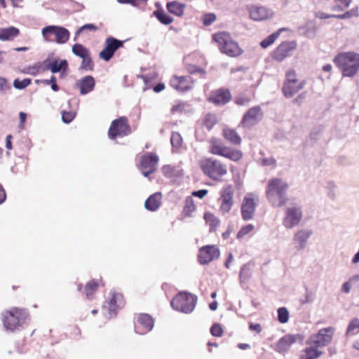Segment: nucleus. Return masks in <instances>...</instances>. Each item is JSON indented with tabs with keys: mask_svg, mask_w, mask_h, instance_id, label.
Returning a JSON list of instances; mask_svg holds the SVG:
<instances>
[{
	"mask_svg": "<svg viewBox=\"0 0 359 359\" xmlns=\"http://www.w3.org/2000/svg\"><path fill=\"white\" fill-rule=\"evenodd\" d=\"M250 102L251 98L245 94H240L234 100V102L238 106H247Z\"/></svg>",
	"mask_w": 359,
	"mask_h": 359,
	"instance_id": "nucleus-45",
	"label": "nucleus"
},
{
	"mask_svg": "<svg viewBox=\"0 0 359 359\" xmlns=\"http://www.w3.org/2000/svg\"><path fill=\"white\" fill-rule=\"evenodd\" d=\"M170 142L172 147L179 148L182 146L183 140L179 133L173 132L171 135Z\"/></svg>",
	"mask_w": 359,
	"mask_h": 359,
	"instance_id": "nucleus-46",
	"label": "nucleus"
},
{
	"mask_svg": "<svg viewBox=\"0 0 359 359\" xmlns=\"http://www.w3.org/2000/svg\"><path fill=\"white\" fill-rule=\"evenodd\" d=\"M29 318V313L27 309L12 307L4 311L1 314V320L6 330L15 332L18 330Z\"/></svg>",
	"mask_w": 359,
	"mask_h": 359,
	"instance_id": "nucleus-3",
	"label": "nucleus"
},
{
	"mask_svg": "<svg viewBox=\"0 0 359 359\" xmlns=\"http://www.w3.org/2000/svg\"><path fill=\"white\" fill-rule=\"evenodd\" d=\"M162 194L161 192H156L151 195L144 203V207L149 211L157 210L161 205Z\"/></svg>",
	"mask_w": 359,
	"mask_h": 359,
	"instance_id": "nucleus-30",
	"label": "nucleus"
},
{
	"mask_svg": "<svg viewBox=\"0 0 359 359\" xmlns=\"http://www.w3.org/2000/svg\"><path fill=\"white\" fill-rule=\"evenodd\" d=\"M195 210L196 205L193 198L191 196L187 197L182 210V215L184 217H191Z\"/></svg>",
	"mask_w": 359,
	"mask_h": 359,
	"instance_id": "nucleus-35",
	"label": "nucleus"
},
{
	"mask_svg": "<svg viewBox=\"0 0 359 359\" xmlns=\"http://www.w3.org/2000/svg\"><path fill=\"white\" fill-rule=\"evenodd\" d=\"M263 165H276V161L273 158H264L262 160Z\"/></svg>",
	"mask_w": 359,
	"mask_h": 359,
	"instance_id": "nucleus-60",
	"label": "nucleus"
},
{
	"mask_svg": "<svg viewBox=\"0 0 359 359\" xmlns=\"http://www.w3.org/2000/svg\"><path fill=\"white\" fill-rule=\"evenodd\" d=\"M212 41L215 42L220 52L229 57H236L243 53V50L238 42L234 41L227 32H218L212 35Z\"/></svg>",
	"mask_w": 359,
	"mask_h": 359,
	"instance_id": "nucleus-6",
	"label": "nucleus"
},
{
	"mask_svg": "<svg viewBox=\"0 0 359 359\" xmlns=\"http://www.w3.org/2000/svg\"><path fill=\"white\" fill-rule=\"evenodd\" d=\"M104 285V283L102 278H94L87 282L84 287L86 299L88 300L93 299L98 289Z\"/></svg>",
	"mask_w": 359,
	"mask_h": 359,
	"instance_id": "nucleus-26",
	"label": "nucleus"
},
{
	"mask_svg": "<svg viewBox=\"0 0 359 359\" xmlns=\"http://www.w3.org/2000/svg\"><path fill=\"white\" fill-rule=\"evenodd\" d=\"M217 19V15L214 13H205L201 18L202 23L205 27L212 25Z\"/></svg>",
	"mask_w": 359,
	"mask_h": 359,
	"instance_id": "nucleus-44",
	"label": "nucleus"
},
{
	"mask_svg": "<svg viewBox=\"0 0 359 359\" xmlns=\"http://www.w3.org/2000/svg\"><path fill=\"white\" fill-rule=\"evenodd\" d=\"M203 173L213 181L221 182L228 173V165L213 157H203L198 163Z\"/></svg>",
	"mask_w": 359,
	"mask_h": 359,
	"instance_id": "nucleus-2",
	"label": "nucleus"
},
{
	"mask_svg": "<svg viewBox=\"0 0 359 359\" xmlns=\"http://www.w3.org/2000/svg\"><path fill=\"white\" fill-rule=\"evenodd\" d=\"M195 79L191 75H172L169 81L171 88L180 93H185L193 89Z\"/></svg>",
	"mask_w": 359,
	"mask_h": 359,
	"instance_id": "nucleus-12",
	"label": "nucleus"
},
{
	"mask_svg": "<svg viewBox=\"0 0 359 359\" xmlns=\"http://www.w3.org/2000/svg\"><path fill=\"white\" fill-rule=\"evenodd\" d=\"M159 161L158 156L153 153H146L140 158L139 168L144 177L156 172Z\"/></svg>",
	"mask_w": 359,
	"mask_h": 359,
	"instance_id": "nucleus-15",
	"label": "nucleus"
},
{
	"mask_svg": "<svg viewBox=\"0 0 359 359\" xmlns=\"http://www.w3.org/2000/svg\"><path fill=\"white\" fill-rule=\"evenodd\" d=\"M72 52L76 56L83 58L90 54V51L83 45L76 43L72 46Z\"/></svg>",
	"mask_w": 359,
	"mask_h": 359,
	"instance_id": "nucleus-41",
	"label": "nucleus"
},
{
	"mask_svg": "<svg viewBox=\"0 0 359 359\" xmlns=\"http://www.w3.org/2000/svg\"><path fill=\"white\" fill-rule=\"evenodd\" d=\"M68 68V63L66 60H61L60 62L57 60H55L53 62L50 63L48 69H50L53 73H57L60 71L62 73H65Z\"/></svg>",
	"mask_w": 359,
	"mask_h": 359,
	"instance_id": "nucleus-34",
	"label": "nucleus"
},
{
	"mask_svg": "<svg viewBox=\"0 0 359 359\" xmlns=\"http://www.w3.org/2000/svg\"><path fill=\"white\" fill-rule=\"evenodd\" d=\"M203 217L206 224L210 226V231H215L219 223L217 217L210 212H205Z\"/></svg>",
	"mask_w": 359,
	"mask_h": 359,
	"instance_id": "nucleus-37",
	"label": "nucleus"
},
{
	"mask_svg": "<svg viewBox=\"0 0 359 359\" xmlns=\"http://www.w3.org/2000/svg\"><path fill=\"white\" fill-rule=\"evenodd\" d=\"M250 18L255 21H262L271 18L273 13L262 6H252L249 8Z\"/></svg>",
	"mask_w": 359,
	"mask_h": 359,
	"instance_id": "nucleus-24",
	"label": "nucleus"
},
{
	"mask_svg": "<svg viewBox=\"0 0 359 359\" xmlns=\"http://www.w3.org/2000/svg\"><path fill=\"white\" fill-rule=\"evenodd\" d=\"M220 251L215 245H208L201 247L198 250V261L201 264H208L219 257Z\"/></svg>",
	"mask_w": 359,
	"mask_h": 359,
	"instance_id": "nucleus-18",
	"label": "nucleus"
},
{
	"mask_svg": "<svg viewBox=\"0 0 359 359\" xmlns=\"http://www.w3.org/2000/svg\"><path fill=\"white\" fill-rule=\"evenodd\" d=\"M97 29H98L97 27H96L93 24H86L79 28V29L77 31L76 34H79V33H81L85 30L96 31V30H97Z\"/></svg>",
	"mask_w": 359,
	"mask_h": 359,
	"instance_id": "nucleus-53",
	"label": "nucleus"
},
{
	"mask_svg": "<svg viewBox=\"0 0 359 359\" xmlns=\"http://www.w3.org/2000/svg\"><path fill=\"white\" fill-rule=\"evenodd\" d=\"M185 7V4H181L177 1L168 2L166 5L167 10L169 13L178 17H181L184 15Z\"/></svg>",
	"mask_w": 359,
	"mask_h": 359,
	"instance_id": "nucleus-33",
	"label": "nucleus"
},
{
	"mask_svg": "<svg viewBox=\"0 0 359 359\" xmlns=\"http://www.w3.org/2000/svg\"><path fill=\"white\" fill-rule=\"evenodd\" d=\"M249 328L252 331H255L257 333H260L262 330V326L259 323H250Z\"/></svg>",
	"mask_w": 359,
	"mask_h": 359,
	"instance_id": "nucleus-59",
	"label": "nucleus"
},
{
	"mask_svg": "<svg viewBox=\"0 0 359 359\" xmlns=\"http://www.w3.org/2000/svg\"><path fill=\"white\" fill-rule=\"evenodd\" d=\"M263 111L259 106L252 107L244 114L241 125L244 127L250 128L259 123L263 117Z\"/></svg>",
	"mask_w": 359,
	"mask_h": 359,
	"instance_id": "nucleus-20",
	"label": "nucleus"
},
{
	"mask_svg": "<svg viewBox=\"0 0 359 359\" xmlns=\"http://www.w3.org/2000/svg\"><path fill=\"white\" fill-rule=\"evenodd\" d=\"M255 229L254 225L250 224L245 226H243L241 228V229L237 233V238H243L244 236H245L247 234L252 232Z\"/></svg>",
	"mask_w": 359,
	"mask_h": 359,
	"instance_id": "nucleus-49",
	"label": "nucleus"
},
{
	"mask_svg": "<svg viewBox=\"0 0 359 359\" xmlns=\"http://www.w3.org/2000/svg\"><path fill=\"white\" fill-rule=\"evenodd\" d=\"M20 128H24V125L27 118V114L22 111L19 114Z\"/></svg>",
	"mask_w": 359,
	"mask_h": 359,
	"instance_id": "nucleus-61",
	"label": "nucleus"
},
{
	"mask_svg": "<svg viewBox=\"0 0 359 359\" xmlns=\"http://www.w3.org/2000/svg\"><path fill=\"white\" fill-rule=\"evenodd\" d=\"M108 309L110 312H116L117 309L123 308L126 304V301L123 294L118 292H112L107 302Z\"/></svg>",
	"mask_w": 359,
	"mask_h": 359,
	"instance_id": "nucleus-25",
	"label": "nucleus"
},
{
	"mask_svg": "<svg viewBox=\"0 0 359 359\" xmlns=\"http://www.w3.org/2000/svg\"><path fill=\"white\" fill-rule=\"evenodd\" d=\"M334 333L333 327L320 329L316 334H312L306 341V344H313L320 349L330 344Z\"/></svg>",
	"mask_w": 359,
	"mask_h": 359,
	"instance_id": "nucleus-11",
	"label": "nucleus"
},
{
	"mask_svg": "<svg viewBox=\"0 0 359 359\" xmlns=\"http://www.w3.org/2000/svg\"><path fill=\"white\" fill-rule=\"evenodd\" d=\"M359 332V319L353 318L349 323L346 334L347 336H353Z\"/></svg>",
	"mask_w": 359,
	"mask_h": 359,
	"instance_id": "nucleus-42",
	"label": "nucleus"
},
{
	"mask_svg": "<svg viewBox=\"0 0 359 359\" xmlns=\"http://www.w3.org/2000/svg\"><path fill=\"white\" fill-rule=\"evenodd\" d=\"M231 97V94L228 89L221 88L211 91L208 100L215 105H224L229 102Z\"/></svg>",
	"mask_w": 359,
	"mask_h": 359,
	"instance_id": "nucleus-22",
	"label": "nucleus"
},
{
	"mask_svg": "<svg viewBox=\"0 0 359 359\" xmlns=\"http://www.w3.org/2000/svg\"><path fill=\"white\" fill-rule=\"evenodd\" d=\"M41 67V65L40 63L36 64L32 67H29L28 73L32 75H36L40 71Z\"/></svg>",
	"mask_w": 359,
	"mask_h": 359,
	"instance_id": "nucleus-56",
	"label": "nucleus"
},
{
	"mask_svg": "<svg viewBox=\"0 0 359 359\" xmlns=\"http://www.w3.org/2000/svg\"><path fill=\"white\" fill-rule=\"evenodd\" d=\"M197 297L186 292H179L172 300V307L183 313H191L195 308Z\"/></svg>",
	"mask_w": 359,
	"mask_h": 359,
	"instance_id": "nucleus-9",
	"label": "nucleus"
},
{
	"mask_svg": "<svg viewBox=\"0 0 359 359\" xmlns=\"http://www.w3.org/2000/svg\"><path fill=\"white\" fill-rule=\"evenodd\" d=\"M187 104L182 100H177L170 108V114L172 115L182 114L186 111Z\"/></svg>",
	"mask_w": 359,
	"mask_h": 359,
	"instance_id": "nucleus-39",
	"label": "nucleus"
},
{
	"mask_svg": "<svg viewBox=\"0 0 359 359\" xmlns=\"http://www.w3.org/2000/svg\"><path fill=\"white\" fill-rule=\"evenodd\" d=\"M278 318L281 323H285L288 321L289 313L286 308L281 307L278 309Z\"/></svg>",
	"mask_w": 359,
	"mask_h": 359,
	"instance_id": "nucleus-48",
	"label": "nucleus"
},
{
	"mask_svg": "<svg viewBox=\"0 0 359 359\" xmlns=\"http://www.w3.org/2000/svg\"><path fill=\"white\" fill-rule=\"evenodd\" d=\"M123 46V41H119L112 36L106 39L104 47L99 53V57L104 61H109L115 52Z\"/></svg>",
	"mask_w": 359,
	"mask_h": 359,
	"instance_id": "nucleus-21",
	"label": "nucleus"
},
{
	"mask_svg": "<svg viewBox=\"0 0 359 359\" xmlns=\"http://www.w3.org/2000/svg\"><path fill=\"white\" fill-rule=\"evenodd\" d=\"M165 89V84L163 83H159L154 88L155 93H159Z\"/></svg>",
	"mask_w": 359,
	"mask_h": 359,
	"instance_id": "nucleus-63",
	"label": "nucleus"
},
{
	"mask_svg": "<svg viewBox=\"0 0 359 359\" xmlns=\"http://www.w3.org/2000/svg\"><path fill=\"white\" fill-rule=\"evenodd\" d=\"M305 94V93L299 94L297 97L294 99L293 103L299 104L301 101L304 99Z\"/></svg>",
	"mask_w": 359,
	"mask_h": 359,
	"instance_id": "nucleus-64",
	"label": "nucleus"
},
{
	"mask_svg": "<svg viewBox=\"0 0 359 359\" xmlns=\"http://www.w3.org/2000/svg\"><path fill=\"white\" fill-rule=\"evenodd\" d=\"M295 341L296 337L290 334L285 335L278 341L276 349L278 352H285L287 351Z\"/></svg>",
	"mask_w": 359,
	"mask_h": 359,
	"instance_id": "nucleus-32",
	"label": "nucleus"
},
{
	"mask_svg": "<svg viewBox=\"0 0 359 359\" xmlns=\"http://www.w3.org/2000/svg\"><path fill=\"white\" fill-rule=\"evenodd\" d=\"M154 15L159 20V22L163 25L171 24L174 19L168 14L165 13L163 10H158L154 13Z\"/></svg>",
	"mask_w": 359,
	"mask_h": 359,
	"instance_id": "nucleus-40",
	"label": "nucleus"
},
{
	"mask_svg": "<svg viewBox=\"0 0 359 359\" xmlns=\"http://www.w3.org/2000/svg\"><path fill=\"white\" fill-rule=\"evenodd\" d=\"M289 187V184L282 178L270 179L265 190L266 198L269 203L274 208L285 205L289 201L287 196Z\"/></svg>",
	"mask_w": 359,
	"mask_h": 359,
	"instance_id": "nucleus-1",
	"label": "nucleus"
},
{
	"mask_svg": "<svg viewBox=\"0 0 359 359\" xmlns=\"http://www.w3.org/2000/svg\"><path fill=\"white\" fill-rule=\"evenodd\" d=\"M208 149L210 154L222 156L233 162H239L243 158L241 149L226 146L222 140L217 137H211L208 140Z\"/></svg>",
	"mask_w": 359,
	"mask_h": 359,
	"instance_id": "nucleus-4",
	"label": "nucleus"
},
{
	"mask_svg": "<svg viewBox=\"0 0 359 359\" xmlns=\"http://www.w3.org/2000/svg\"><path fill=\"white\" fill-rule=\"evenodd\" d=\"M44 83L46 84H51V88L54 91H57L59 90V87L56 83V78L54 76H52L49 80H46Z\"/></svg>",
	"mask_w": 359,
	"mask_h": 359,
	"instance_id": "nucleus-55",
	"label": "nucleus"
},
{
	"mask_svg": "<svg viewBox=\"0 0 359 359\" xmlns=\"http://www.w3.org/2000/svg\"><path fill=\"white\" fill-rule=\"evenodd\" d=\"M222 135L224 140L234 145H240L242 138L236 129L225 127L222 130Z\"/></svg>",
	"mask_w": 359,
	"mask_h": 359,
	"instance_id": "nucleus-27",
	"label": "nucleus"
},
{
	"mask_svg": "<svg viewBox=\"0 0 359 359\" xmlns=\"http://www.w3.org/2000/svg\"><path fill=\"white\" fill-rule=\"evenodd\" d=\"M307 346L302 351L299 359H317L322 355L323 351L313 344H306Z\"/></svg>",
	"mask_w": 359,
	"mask_h": 359,
	"instance_id": "nucleus-28",
	"label": "nucleus"
},
{
	"mask_svg": "<svg viewBox=\"0 0 359 359\" xmlns=\"http://www.w3.org/2000/svg\"><path fill=\"white\" fill-rule=\"evenodd\" d=\"M210 332L214 337H219L222 336L224 330L220 324L214 323L210 328Z\"/></svg>",
	"mask_w": 359,
	"mask_h": 359,
	"instance_id": "nucleus-51",
	"label": "nucleus"
},
{
	"mask_svg": "<svg viewBox=\"0 0 359 359\" xmlns=\"http://www.w3.org/2000/svg\"><path fill=\"white\" fill-rule=\"evenodd\" d=\"M234 189L231 184L224 186L219 192L218 202L219 203V211L225 215L230 212L233 205Z\"/></svg>",
	"mask_w": 359,
	"mask_h": 359,
	"instance_id": "nucleus-14",
	"label": "nucleus"
},
{
	"mask_svg": "<svg viewBox=\"0 0 359 359\" xmlns=\"http://www.w3.org/2000/svg\"><path fill=\"white\" fill-rule=\"evenodd\" d=\"M258 201V197L252 194H248L243 198L241 207V216L243 220L248 221L253 219Z\"/></svg>",
	"mask_w": 359,
	"mask_h": 359,
	"instance_id": "nucleus-16",
	"label": "nucleus"
},
{
	"mask_svg": "<svg viewBox=\"0 0 359 359\" xmlns=\"http://www.w3.org/2000/svg\"><path fill=\"white\" fill-rule=\"evenodd\" d=\"M333 62L341 70L342 76L353 77L359 71V53L341 52L335 56Z\"/></svg>",
	"mask_w": 359,
	"mask_h": 359,
	"instance_id": "nucleus-5",
	"label": "nucleus"
},
{
	"mask_svg": "<svg viewBox=\"0 0 359 359\" xmlns=\"http://www.w3.org/2000/svg\"><path fill=\"white\" fill-rule=\"evenodd\" d=\"M313 234V231L309 229H298L293 236V244L297 251L303 250L307 243L309 238Z\"/></svg>",
	"mask_w": 359,
	"mask_h": 359,
	"instance_id": "nucleus-23",
	"label": "nucleus"
},
{
	"mask_svg": "<svg viewBox=\"0 0 359 359\" xmlns=\"http://www.w3.org/2000/svg\"><path fill=\"white\" fill-rule=\"evenodd\" d=\"M20 34V29L13 26L0 28V41H12L17 38Z\"/></svg>",
	"mask_w": 359,
	"mask_h": 359,
	"instance_id": "nucleus-29",
	"label": "nucleus"
},
{
	"mask_svg": "<svg viewBox=\"0 0 359 359\" xmlns=\"http://www.w3.org/2000/svg\"><path fill=\"white\" fill-rule=\"evenodd\" d=\"M75 113L73 111H63L62 112V119L66 123H70L75 118Z\"/></svg>",
	"mask_w": 359,
	"mask_h": 359,
	"instance_id": "nucleus-52",
	"label": "nucleus"
},
{
	"mask_svg": "<svg viewBox=\"0 0 359 359\" xmlns=\"http://www.w3.org/2000/svg\"><path fill=\"white\" fill-rule=\"evenodd\" d=\"M6 199V194L3 186L0 184V205L2 204Z\"/></svg>",
	"mask_w": 359,
	"mask_h": 359,
	"instance_id": "nucleus-62",
	"label": "nucleus"
},
{
	"mask_svg": "<svg viewBox=\"0 0 359 359\" xmlns=\"http://www.w3.org/2000/svg\"><path fill=\"white\" fill-rule=\"evenodd\" d=\"M131 133V128L128 123V119L126 116H121L114 120L108 130V137L111 140L116 137H123Z\"/></svg>",
	"mask_w": 359,
	"mask_h": 359,
	"instance_id": "nucleus-10",
	"label": "nucleus"
},
{
	"mask_svg": "<svg viewBox=\"0 0 359 359\" xmlns=\"http://www.w3.org/2000/svg\"><path fill=\"white\" fill-rule=\"evenodd\" d=\"M78 86L81 95L91 92L95 87V79L92 76H86L78 83Z\"/></svg>",
	"mask_w": 359,
	"mask_h": 359,
	"instance_id": "nucleus-31",
	"label": "nucleus"
},
{
	"mask_svg": "<svg viewBox=\"0 0 359 359\" xmlns=\"http://www.w3.org/2000/svg\"><path fill=\"white\" fill-rule=\"evenodd\" d=\"M217 122V120L215 114H207L203 116L201 121V125L207 130H210L212 129V128L215 126Z\"/></svg>",
	"mask_w": 359,
	"mask_h": 359,
	"instance_id": "nucleus-36",
	"label": "nucleus"
},
{
	"mask_svg": "<svg viewBox=\"0 0 359 359\" xmlns=\"http://www.w3.org/2000/svg\"><path fill=\"white\" fill-rule=\"evenodd\" d=\"M81 67L85 70L91 71L93 69L94 64L90 57V54L82 58Z\"/></svg>",
	"mask_w": 359,
	"mask_h": 359,
	"instance_id": "nucleus-47",
	"label": "nucleus"
},
{
	"mask_svg": "<svg viewBox=\"0 0 359 359\" xmlns=\"http://www.w3.org/2000/svg\"><path fill=\"white\" fill-rule=\"evenodd\" d=\"M208 194V190L206 189H201L198 191H195L192 193V196L198 197L199 198H204Z\"/></svg>",
	"mask_w": 359,
	"mask_h": 359,
	"instance_id": "nucleus-58",
	"label": "nucleus"
},
{
	"mask_svg": "<svg viewBox=\"0 0 359 359\" xmlns=\"http://www.w3.org/2000/svg\"><path fill=\"white\" fill-rule=\"evenodd\" d=\"M303 218L302 208L297 205L287 207L285 210L283 225L287 229L297 226Z\"/></svg>",
	"mask_w": 359,
	"mask_h": 359,
	"instance_id": "nucleus-13",
	"label": "nucleus"
},
{
	"mask_svg": "<svg viewBox=\"0 0 359 359\" xmlns=\"http://www.w3.org/2000/svg\"><path fill=\"white\" fill-rule=\"evenodd\" d=\"M11 89V86L8 83V81L3 77H0V90L6 91Z\"/></svg>",
	"mask_w": 359,
	"mask_h": 359,
	"instance_id": "nucleus-54",
	"label": "nucleus"
},
{
	"mask_svg": "<svg viewBox=\"0 0 359 359\" xmlns=\"http://www.w3.org/2000/svg\"><path fill=\"white\" fill-rule=\"evenodd\" d=\"M286 30L285 28H280L277 32L271 34L269 36H267L266 39H264L260 43L261 46L263 48H266L273 44L274 41L279 37L280 34L284 31Z\"/></svg>",
	"mask_w": 359,
	"mask_h": 359,
	"instance_id": "nucleus-38",
	"label": "nucleus"
},
{
	"mask_svg": "<svg viewBox=\"0 0 359 359\" xmlns=\"http://www.w3.org/2000/svg\"><path fill=\"white\" fill-rule=\"evenodd\" d=\"M186 70L189 74L188 75L192 76V75L198 73L200 74V76L202 79H204L205 77L206 72L203 69L200 68L196 65H190V64L187 65Z\"/></svg>",
	"mask_w": 359,
	"mask_h": 359,
	"instance_id": "nucleus-43",
	"label": "nucleus"
},
{
	"mask_svg": "<svg viewBox=\"0 0 359 359\" xmlns=\"http://www.w3.org/2000/svg\"><path fill=\"white\" fill-rule=\"evenodd\" d=\"M32 83V80L30 79H25L22 81L16 79L13 82V86L17 89H24L28 86H29Z\"/></svg>",
	"mask_w": 359,
	"mask_h": 359,
	"instance_id": "nucleus-50",
	"label": "nucleus"
},
{
	"mask_svg": "<svg viewBox=\"0 0 359 359\" xmlns=\"http://www.w3.org/2000/svg\"><path fill=\"white\" fill-rule=\"evenodd\" d=\"M154 325V320L147 313H138L134 322L135 331L139 334H145L150 332Z\"/></svg>",
	"mask_w": 359,
	"mask_h": 359,
	"instance_id": "nucleus-17",
	"label": "nucleus"
},
{
	"mask_svg": "<svg viewBox=\"0 0 359 359\" xmlns=\"http://www.w3.org/2000/svg\"><path fill=\"white\" fill-rule=\"evenodd\" d=\"M306 84V81L300 80L296 71L290 69L285 73L281 91L286 98H291L302 90Z\"/></svg>",
	"mask_w": 359,
	"mask_h": 359,
	"instance_id": "nucleus-7",
	"label": "nucleus"
},
{
	"mask_svg": "<svg viewBox=\"0 0 359 359\" xmlns=\"http://www.w3.org/2000/svg\"><path fill=\"white\" fill-rule=\"evenodd\" d=\"M250 273V269L246 266H244L242 267L241 272H240V277L241 278H248L249 277Z\"/></svg>",
	"mask_w": 359,
	"mask_h": 359,
	"instance_id": "nucleus-57",
	"label": "nucleus"
},
{
	"mask_svg": "<svg viewBox=\"0 0 359 359\" xmlns=\"http://www.w3.org/2000/svg\"><path fill=\"white\" fill-rule=\"evenodd\" d=\"M297 48V43L294 41H285L280 43L272 53V58L278 62H281L291 55V53Z\"/></svg>",
	"mask_w": 359,
	"mask_h": 359,
	"instance_id": "nucleus-19",
	"label": "nucleus"
},
{
	"mask_svg": "<svg viewBox=\"0 0 359 359\" xmlns=\"http://www.w3.org/2000/svg\"><path fill=\"white\" fill-rule=\"evenodd\" d=\"M43 39L47 42H55L59 44L68 41L70 33L66 28L55 25H49L41 30Z\"/></svg>",
	"mask_w": 359,
	"mask_h": 359,
	"instance_id": "nucleus-8",
	"label": "nucleus"
}]
</instances>
